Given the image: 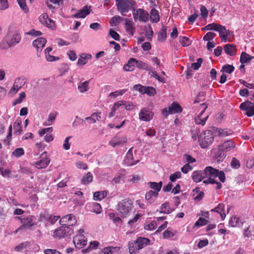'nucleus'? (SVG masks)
<instances>
[{
  "mask_svg": "<svg viewBox=\"0 0 254 254\" xmlns=\"http://www.w3.org/2000/svg\"><path fill=\"white\" fill-rule=\"evenodd\" d=\"M150 241L146 238L140 237L135 241L129 242V252L130 254H137L139 251L150 244Z\"/></svg>",
  "mask_w": 254,
  "mask_h": 254,
  "instance_id": "f257e3e1",
  "label": "nucleus"
},
{
  "mask_svg": "<svg viewBox=\"0 0 254 254\" xmlns=\"http://www.w3.org/2000/svg\"><path fill=\"white\" fill-rule=\"evenodd\" d=\"M217 172L216 169H214L211 166L206 167L204 170H202L204 179L203 182L205 184H216V189L219 190L222 188V184L220 182H217L215 180V173Z\"/></svg>",
  "mask_w": 254,
  "mask_h": 254,
  "instance_id": "f03ea898",
  "label": "nucleus"
},
{
  "mask_svg": "<svg viewBox=\"0 0 254 254\" xmlns=\"http://www.w3.org/2000/svg\"><path fill=\"white\" fill-rule=\"evenodd\" d=\"M133 203L128 198H125L120 201L117 205V210L121 214L123 218H126L129 215L132 209Z\"/></svg>",
  "mask_w": 254,
  "mask_h": 254,
  "instance_id": "7ed1b4c3",
  "label": "nucleus"
},
{
  "mask_svg": "<svg viewBox=\"0 0 254 254\" xmlns=\"http://www.w3.org/2000/svg\"><path fill=\"white\" fill-rule=\"evenodd\" d=\"M214 137L211 130L204 131L198 137L199 145L202 148H206L213 142Z\"/></svg>",
  "mask_w": 254,
  "mask_h": 254,
  "instance_id": "20e7f679",
  "label": "nucleus"
},
{
  "mask_svg": "<svg viewBox=\"0 0 254 254\" xmlns=\"http://www.w3.org/2000/svg\"><path fill=\"white\" fill-rule=\"evenodd\" d=\"M73 233V230L72 228L61 225L54 230L52 236L55 239H62L71 235Z\"/></svg>",
  "mask_w": 254,
  "mask_h": 254,
  "instance_id": "39448f33",
  "label": "nucleus"
},
{
  "mask_svg": "<svg viewBox=\"0 0 254 254\" xmlns=\"http://www.w3.org/2000/svg\"><path fill=\"white\" fill-rule=\"evenodd\" d=\"M135 5V2L133 0H123L116 2V4L118 10L123 16L125 15V13L128 12L132 8H134Z\"/></svg>",
  "mask_w": 254,
  "mask_h": 254,
  "instance_id": "423d86ee",
  "label": "nucleus"
},
{
  "mask_svg": "<svg viewBox=\"0 0 254 254\" xmlns=\"http://www.w3.org/2000/svg\"><path fill=\"white\" fill-rule=\"evenodd\" d=\"M133 89L142 94H146L149 96H154L156 93V91L153 87L143 86L140 84L134 85Z\"/></svg>",
  "mask_w": 254,
  "mask_h": 254,
  "instance_id": "0eeeda50",
  "label": "nucleus"
},
{
  "mask_svg": "<svg viewBox=\"0 0 254 254\" xmlns=\"http://www.w3.org/2000/svg\"><path fill=\"white\" fill-rule=\"evenodd\" d=\"M32 217L33 216H29L23 218H21L18 216L16 217V218L20 220L22 225L15 231V232L17 233L19 230L23 229H30L33 226H35L36 223L33 221Z\"/></svg>",
  "mask_w": 254,
  "mask_h": 254,
  "instance_id": "6e6552de",
  "label": "nucleus"
},
{
  "mask_svg": "<svg viewBox=\"0 0 254 254\" xmlns=\"http://www.w3.org/2000/svg\"><path fill=\"white\" fill-rule=\"evenodd\" d=\"M77 222L76 217L72 214L66 215L62 217L59 223L61 225H64L65 226H74Z\"/></svg>",
  "mask_w": 254,
  "mask_h": 254,
  "instance_id": "1a4fd4ad",
  "label": "nucleus"
},
{
  "mask_svg": "<svg viewBox=\"0 0 254 254\" xmlns=\"http://www.w3.org/2000/svg\"><path fill=\"white\" fill-rule=\"evenodd\" d=\"M40 22L48 28L54 30L56 29V25L55 22L50 18L47 13H43L39 17Z\"/></svg>",
  "mask_w": 254,
  "mask_h": 254,
  "instance_id": "9d476101",
  "label": "nucleus"
},
{
  "mask_svg": "<svg viewBox=\"0 0 254 254\" xmlns=\"http://www.w3.org/2000/svg\"><path fill=\"white\" fill-rule=\"evenodd\" d=\"M240 108L241 110L246 111L245 115L248 117L254 115V104L251 101H247L242 103Z\"/></svg>",
  "mask_w": 254,
  "mask_h": 254,
  "instance_id": "9b49d317",
  "label": "nucleus"
},
{
  "mask_svg": "<svg viewBox=\"0 0 254 254\" xmlns=\"http://www.w3.org/2000/svg\"><path fill=\"white\" fill-rule=\"evenodd\" d=\"M153 116V112L144 108L141 109L139 113V119L141 121L149 122L152 119Z\"/></svg>",
  "mask_w": 254,
  "mask_h": 254,
  "instance_id": "f8f14e48",
  "label": "nucleus"
},
{
  "mask_svg": "<svg viewBox=\"0 0 254 254\" xmlns=\"http://www.w3.org/2000/svg\"><path fill=\"white\" fill-rule=\"evenodd\" d=\"M200 106L203 108V110L201 111L199 115L195 118V123L197 125H204L206 120L208 118V115L203 116L204 113L206 109L207 108V106L203 103L201 104Z\"/></svg>",
  "mask_w": 254,
  "mask_h": 254,
  "instance_id": "ddd939ff",
  "label": "nucleus"
},
{
  "mask_svg": "<svg viewBox=\"0 0 254 254\" xmlns=\"http://www.w3.org/2000/svg\"><path fill=\"white\" fill-rule=\"evenodd\" d=\"M47 42L46 39L43 37L36 39L33 41V46L37 49V56H40L39 53H40Z\"/></svg>",
  "mask_w": 254,
  "mask_h": 254,
  "instance_id": "4468645a",
  "label": "nucleus"
},
{
  "mask_svg": "<svg viewBox=\"0 0 254 254\" xmlns=\"http://www.w3.org/2000/svg\"><path fill=\"white\" fill-rule=\"evenodd\" d=\"M216 31L218 32L219 34V37L221 39L222 41L226 42L227 41V36L230 34V31L227 30L225 26L218 24Z\"/></svg>",
  "mask_w": 254,
  "mask_h": 254,
  "instance_id": "2eb2a0df",
  "label": "nucleus"
},
{
  "mask_svg": "<svg viewBox=\"0 0 254 254\" xmlns=\"http://www.w3.org/2000/svg\"><path fill=\"white\" fill-rule=\"evenodd\" d=\"M73 242L77 248L81 249L87 244V240L83 235H78L73 238Z\"/></svg>",
  "mask_w": 254,
  "mask_h": 254,
  "instance_id": "dca6fc26",
  "label": "nucleus"
},
{
  "mask_svg": "<svg viewBox=\"0 0 254 254\" xmlns=\"http://www.w3.org/2000/svg\"><path fill=\"white\" fill-rule=\"evenodd\" d=\"M235 146V143L231 140H228L224 142L221 145L219 146L223 151L227 153L228 151L232 150Z\"/></svg>",
  "mask_w": 254,
  "mask_h": 254,
  "instance_id": "f3484780",
  "label": "nucleus"
},
{
  "mask_svg": "<svg viewBox=\"0 0 254 254\" xmlns=\"http://www.w3.org/2000/svg\"><path fill=\"white\" fill-rule=\"evenodd\" d=\"M126 142V137H120L119 135H117L110 140L109 143L111 146L115 147L117 145H119Z\"/></svg>",
  "mask_w": 254,
  "mask_h": 254,
  "instance_id": "a211bd4d",
  "label": "nucleus"
},
{
  "mask_svg": "<svg viewBox=\"0 0 254 254\" xmlns=\"http://www.w3.org/2000/svg\"><path fill=\"white\" fill-rule=\"evenodd\" d=\"M90 12V7L88 8V6H84L82 9H80L78 12L74 14L73 16V17L79 18H84Z\"/></svg>",
  "mask_w": 254,
  "mask_h": 254,
  "instance_id": "6ab92c4d",
  "label": "nucleus"
},
{
  "mask_svg": "<svg viewBox=\"0 0 254 254\" xmlns=\"http://www.w3.org/2000/svg\"><path fill=\"white\" fill-rule=\"evenodd\" d=\"M182 111V108L181 106L177 102H174L168 108L169 114H174L181 113Z\"/></svg>",
  "mask_w": 254,
  "mask_h": 254,
  "instance_id": "aec40b11",
  "label": "nucleus"
},
{
  "mask_svg": "<svg viewBox=\"0 0 254 254\" xmlns=\"http://www.w3.org/2000/svg\"><path fill=\"white\" fill-rule=\"evenodd\" d=\"M158 195V193H157V192H155L151 190L146 192L145 198L149 203L151 204L154 202L155 199L154 198H156Z\"/></svg>",
  "mask_w": 254,
  "mask_h": 254,
  "instance_id": "412c9836",
  "label": "nucleus"
},
{
  "mask_svg": "<svg viewBox=\"0 0 254 254\" xmlns=\"http://www.w3.org/2000/svg\"><path fill=\"white\" fill-rule=\"evenodd\" d=\"M202 170L194 171L191 175L193 181L195 183H199L204 179Z\"/></svg>",
  "mask_w": 254,
  "mask_h": 254,
  "instance_id": "4be33fe9",
  "label": "nucleus"
},
{
  "mask_svg": "<svg viewBox=\"0 0 254 254\" xmlns=\"http://www.w3.org/2000/svg\"><path fill=\"white\" fill-rule=\"evenodd\" d=\"M150 21L152 23H157L160 20V15L159 13V11L153 8L151 9L150 11Z\"/></svg>",
  "mask_w": 254,
  "mask_h": 254,
  "instance_id": "5701e85b",
  "label": "nucleus"
},
{
  "mask_svg": "<svg viewBox=\"0 0 254 254\" xmlns=\"http://www.w3.org/2000/svg\"><path fill=\"white\" fill-rule=\"evenodd\" d=\"M137 14L139 15V21L146 22L148 20L149 14L143 9L139 8L137 10Z\"/></svg>",
  "mask_w": 254,
  "mask_h": 254,
  "instance_id": "b1692460",
  "label": "nucleus"
},
{
  "mask_svg": "<svg viewBox=\"0 0 254 254\" xmlns=\"http://www.w3.org/2000/svg\"><path fill=\"white\" fill-rule=\"evenodd\" d=\"M211 211L216 212L219 214L222 220H224L225 218L226 215L224 213V204L223 203L219 204L217 207L211 209Z\"/></svg>",
  "mask_w": 254,
  "mask_h": 254,
  "instance_id": "393cba45",
  "label": "nucleus"
},
{
  "mask_svg": "<svg viewBox=\"0 0 254 254\" xmlns=\"http://www.w3.org/2000/svg\"><path fill=\"white\" fill-rule=\"evenodd\" d=\"M225 53L229 56H233L236 53L237 49L233 44H226L224 46Z\"/></svg>",
  "mask_w": 254,
  "mask_h": 254,
  "instance_id": "a878e982",
  "label": "nucleus"
},
{
  "mask_svg": "<svg viewBox=\"0 0 254 254\" xmlns=\"http://www.w3.org/2000/svg\"><path fill=\"white\" fill-rule=\"evenodd\" d=\"M125 28L127 32L131 35H133L135 31V28L133 26L132 22L127 18L125 19Z\"/></svg>",
  "mask_w": 254,
  "mask_h": 254,
  "instance_id": "bb28decb",
  "label": "nucleus"
},
{
  "mask_svg": "<svg viewBox=\"0 0 254 254\" xmlns=\"http://www.w3.org/2000/svg\"><path fill=\"white\" fill-rule=\"evenodd\" d=\"M101 112L93 113L90 117H86L85 120L89 121V124H94L96 121H100Z\"/></svg>",
  "mask_w": 254,
  "mask_h": 254,
  "instance_id": "cd10ccee",
  "label": "nucleus"
},
{
  "mask_svg": "<svg viewBox=\"0 0 254 254\" xmlns=\"http://www.w3.org/2000/svg\"><path fill=\"white\" fill-rule=\"evenodd\" d=\"M135 62V59L130 58L127 63L124 65L123 68L124 70L127 71H132L134 69Z\"/></svg>",
  "mask_w": 254,
  "mask_h": 254,
  "instance_id": "c85d7f7f",
  "label": "nucleus"
},
{
  "mask_svg": "<svg viewBox=\"0 0 254 254\" xmlns=\"http://www.w3.org/2000/svg\"><path fill=\"white\" fill-rule=\"evenodd\" d=\"M174 209L170 207L168 202H166L161 205L160 213L169 214L172 212Z\"/></svg>",
  "mask_w": 254,
  "mask_h": 254,
  "instance_id": "c756f323",
  "label": "nucleus"
},
{
  "mask_svg": "<svg viewBox=\"0 0 254 254\" xmlns=\"http://www.w3.org/2000/svg\"><path fill=\"white\" fill-rule=\"evenodd\" d=\"M254 58V57H251L247 53L243 52L240 56V62L241 64H245L250 62Z\"/></svg>",
  "mask_w": 254,
  "mask_h": 254,
  "instance_id": "7c9ffc66",
  "label": "nucleus"
},
{
  "mask_svg": "<svg viewBox=\"0 0 254 254\" xmlns=\"http://www.w3.org/2000/svg\"><path fill=\"white\" fill-rule=\"evenodd\" d=\"M149 187L154 190L155 192H158L161 190L162 187V182H160L159 183L149 182L148 183Z\"/></svg>",
  "mask_w": 254,
  "mask_h": 254,
  "instance_id": "2f4dec72",
  "label": "nucleus"
},
{
  "mask_svg": "<svg viewBox=\"0 0 254 254\" xmlns=\"http://www.w3.org/2000/svg\"><path fill=\"white\" fill-rule=\"evenodd\" d=\"M167 27L166 26H163L162 27L158 35V40L159 41L163 42L165 41L167 37Z\"/></svg>",
  "mask_w": 254,
  "mask_h": 254,
  "instance_id": "473e14b6",
  "label": "nucleus"
},
{
  "mask_svg": "<svg viewBox=\"0 0 254 254\" xmlns=\"http://www.w3.org/2000/svg\"><path fill=\"white\" fill-rule=\"evenodd\" d=\"M138 162L139 160H137L135 162L133 161V154H129V153L126 154L125 162L127 166H133L135 165Z\"/></svg>",
  "mask_w": 254,
  "mask_h": 254,
  "instance_id": "72a5a7b5",
  "label": "nucleus"
},
{
  "mask_svg": "<svg viewBox=\"0 0 254 254\" xmlns=\"http://www.w3.org/2000/svg\"><path fill=\"white\" fill-rule=\"evenodd\" d=\"M226 156V153L218 147V150L215 155V157L217 159V161L222 162Z\"/></svg>",
  "mask_w": 254,
  "mask_h": 254,
  "instance_id": "f704fd0d",
  "label": "nucleus"
},
{
  "mask_svg": "<svg viewBox=\"0 0 254 254\" xmlns=\"http://www.w3.org/2000/svg\"><path fill=\"white\" fill-rule=\"evenodd\" d=\"M50 163L48 159H41L35 163V167L38 169H42L47 167Z\"/></svg>",
  "mask_w": 254,
  "mask_h": 254,
  "instance_id": "c9c22d12",
  "label": "nucleus"
},
{
  "mask_svg": "<svg viewBox=\"0 0 254 254\" xmlns=\"http://www.w3.org/2000/svg\"><path fill=\"white\" fill-rule=\"evenodd\" d=\"M107 195V192L105 190L96 191L93 194V198L96 200H101Z\"/></svg>",
  "mask_w": 254,
  "mask_h": 254,
  "instance_id": "e433bc0d",
  "label": "nucleus"
},
{
  "mask_svg": "<svg viewBox=\"0 0 254 254\" xmlns=\"http://www.w3.org/2000/svg\"><path fill=\"white\" fill-rule=\"evenodd\" d=\"M91 56L86 54H83L78 59L77 64L79 65H83L85 64L87 62V59H90Z\"/></svg>",
  "mask_w": 254,
  "mask_h": 254,
  "instance_id": "4c0bfd02",
  "label": "nucleus"
},
{
  "mask_svg": "<svg viewBox=\"0 0 254 254\" xmlns=\"http://www.w3.org/2000/svg\"><path fill=\"white\" fill-rule=\"evenodd\" d=\"M58 115L57 112H53L51 113L48 117V119L44 123L45 126H50L53 124V122L56 119V118Z\"/></svg>",
  "mask_w": 254,
  "mask_h": 254,
  "instance_id": "58836bf2",
  "label": "nucleus"
},
{
  "mask_svg": "<svg viewBox=\"0 0 254 254\" xmlns=\"http://www.w3.org/2000/svg\"><path fill=\"white\" fill-rule=\"evenodd\" d=\"M21 40V36L19 34H14L13 35L11 38L8 40L10 45L11 46H15L16 44L19 43Z\"/></svg>",
  "mask_w": 254,
  "mask_h": 254,
  "instance_id": "ea45409f",
  "label": "nucleus"
},
{
  "mask_svg": "<svg viewBox=\"0 0 254 254\" xmlns=\"http://www.w3.org/2000/svg\"><path fill=\"white\" fill-rule=\"evenodd\" d=\"M93 176L90 172H88L81 180V184L87 185L93 181Z\"/></svg>",
  "mask_w": 254,
  "mask_h": 254,
  "instance_id": "a19ab883",
  "label": "nucleus"
},
{
  "mask_svg": "<svg viewBox=\"0 0 254 254\" xmlns=\"http://www.w3.org/2000/svg\"><path fill=\"white\" fill-rule=\"evenodd\" d=\"M91 211L97 214L100 213L102 211V207L101 205L97 202H93L91 204Z\"/></svg>",
  "mask_w": 254,
  "mask_h": 254,
  "instance_id": "79ce46f5",
  "label": "nucleus"
},
{
  "mask_svg": "<svg viewBox=\"0 0 254 254\" xmlns=\"http://www.w3.org/2000/svg\"><path fill=\"white\" fill-rule=\"evenodd\" d=\"M21 120H17L14 123L13 128L14 129L15 133L17 134H20L22 132V127H21Z\"/></svg>",
  "mask_w": 254,
  "mask_h": 254,
  "instance_id": "37998d69",
  "label": "nucleus"
},
{
  "mask_svg": "<svg viewBox=\"0 0 254 254\" xmlns=\"http://www.w3.org/2000/svg\"><path fill=\"white\" fill-rule=\"evenodd\" d=\"M0 174L3 177L8 178H12L11 171L8 169H4L3 167H0Z\"/></svg>",
  "mask_w": 254,
  "mask_h": 254,
  "instance_id": "c03bdc74",
  "label": "nucleus"
},
{
  "mask_svg": "<svg viewBox=\"0 0 254 254\" xmlns=\"http://www.w3.org/2000/svg\"><path fill=\"white\" fill-rule=\"evenodd\" d=\"M179 42L183 47H187L190 44L189 38L186 36H180Z\"/></svg>",
  "mask_w": 254,
  "mask_h": 254,
  "instance_id": "a18cd8bd",
  "label": "nucleus"
},
{
  "mask_svg": "<svg viewBox=\"0 0 254 254\" xmlns=\"http://www.w3.org/2000/svg\"><path fill=\"white\" fill-rule=\"evenodd\" d=\"M135 65L138 68L146 70H149L148 64L141 61H137L136 60Z\"/></svg>",
  "mask_w": 254,
  "mask_h": 254,
  "instance_id": "49530a36",
  "label": "nucleus"
},
{
  "mask_svg": "<svg viewBox=\"0 0 254 254\" xmlns=\"http://www.w3.org/2000/svg\"><path fill=\"white\" fill-rule=\"evenodd\" d=\"M17 1L20 7V8L25 13H28L29 11V8L26 3V0H17Z\"/></svg>",
  "mask_w": 254,
  "mask_h": 254,
  "instance_id": "de8ad7c7",
  "label": "nucleus"
},
{
  "mask_svg": "<svg viewBox=\"0 0 254 254\" xmlns=\"http://www.w3.org/2000/svg\"><path fill=\"white\" fill-rule=\"evenodd\" d=\"M234 69L235 67L233 65L227 64L223 66L221 71L230 74Z\"/></svg>",
  "mask_w": 254,
  "mask_h": 254,
  "instance_id": "09e8293b",
  "label": "nucleus"
},
{
  "mask_svg": "<svg viewBox=\"0 0 254 254\" xmlns=\"http://www.w3.org/2000/svg\"><path fill=\"white\" fill-rule=\"evenodd\" d=\"M217 172L215 173V178L216 177H218L219 179L221 182L224 183L225 182L226 178L224 172L223 171H219L218 169H216Z\"/></svg>",
  "mask_w": 254,
  "mask_h": 254,
  "instance_id": "8fccbe9b",
  "label": "nucleus"
},
{
  "mask_svg": "<svg viewBox=\"0 0 254 254\" xmlns=\"http://www.w3.org/2000/svg\"><path fill=\"white\" fill-rule=\"evenodd\" d=\"M26 97V94L24 92H22L19 94V97L15 99L12 103L13 106H15L17 104L21 103L22 101L25 99Z\"/></svg>",
  "mask_w": 254,
  "mask_h": 254,
  "instance_id": "3c124183",
  "label": "nucleus"
},
{
  "mask_svg": "<svg viewBox=\"0 0 254 254\" xmlns=\"http://www.w3.org/2000/svg\"><path fill=\"white\" fill-rule=\"evenodd\" d=\"M109 217L111 219H112L114 223L116 224H122V219L114 213H111L109 214Z\"/></svg>",
  "mask_w": 254,
  "mask_h": 254,
  "instance_id": "603ef678",
  "label": "nucleus"
},
{
  "mask_svg": "<svg viewBox=\"0 0 254 254\" xmlns=\"http://www.w3.org/2000/svg\"><path fill=\"white\" fill-rule=\"evenodd\" d=\"M117 247H108L104 248L102 250V253L103 254H114L115 250L117 249Z\"/></svg>",
  "mask_w": 254,
  "mask_h": 254,
  "instance_id": "864d4df0",
  "label": "nucleus"
},
{
  "mask_svg": "<svg viewBox=\"0 0 254 254\" xmlns=\"http://www.w3.org/2000/svg\"><path fill=\"white\" fill-rule=\"evenodd\" d=\"M122 20L123 18L120 16H115L111 18L110 23L111 26H116L119 23L120 21Z\"/></svg>",
  "mask_w": 254,
  "mask_h": 254,
  "instance_id": "5fc2aeb1",
  "label": "nucleus"
},
{
  "mask_svg": "<svg viewBox=\"0 0 254 254\" xmlns=\"http://www.w3.org/2000/svg\"><path fill=\"white\" fill-rule=\"evenodd\" d=\"M26 79L24 76L16 78L14 81V83L18 85L20 88H22L24 85Z\"/></svg>",
  "mask_w": 254,
  "mask_h": 254,
  "instance_id": "6e6d98bb",
  "label": "nucleus"
},
{
  "mask_svg": "<svg viewBox=\"0 0 254 254\" xmlns=\"http://www.w3.org/2000/svg\"><path fill=\"white\" fill-rule=\"evenodd\" d=\"M24 154V150L22 148L15 149L12 152V155L16 157H20Z\"/></svg>",
  "mask_w": 254,
  "mask_h": 254,
  "instance_id": "4d7b16f0",
  "label": "nucleus"
},
{
  "mask_svg": "<svg viewBox=\"0 0 254 254\" xmlns=\"http://www.w3.org/2000/svg\"><path fill=\"white\" fill-rule=\"evenodd\" d=\"M216 36V34L213 32H207L203 37V40L205 41H210L213 39Z\"/></svg>",
  "mask_w": 254,
  "mask_h": 254,
  "instance_id": "13d9d810",
  "label": "nucleus"
},
{
  "mask_svg": "<svg viewBox=\"0 0 254 254\" xmlns=\"http://www.w3.org/2000/svg\"><path fill=\"white\" fill-rule=\"evenodd\" d=\"M208 222V221L206 219L202 217H200L195 223L194 225L195 226L200 227L206 225Z\"/></svg>",
  "mask_w": 254,
  "mask_h": 254,
  "instance_id": "bf43d9fd",
  "label": "nucleus"
},
{
  "mask_svg": "<svg viewBox=\"0 0 254 254\" xmlns=\"http://www.w3.org/2000/svg\"><path fill=\"white\" fill-rule=\"evenodd\" d=\"M89 82L87 81H85L78 85V89L81 92H84L87 90L88 87Z\"/></svg>",
  "mask_w": 254,
  "mask_h": 254,
  "instance_id": "052dcab7",
  "label": "nucleus"
},
{
  "mask_svg": "<svg viewBox=\"0 0 254 254\" xmlns=\"http://www.w3.org/2000/svg\"><path fill=\"white\" fill-rule=\"evenodd\" d=\"M218 24L215 23L209 24L207 25L206 26H205L204 28H202V30H214L216 31V30H217L216 29L218 26Z\"/></svg>",
  "mask_w": 254,
  "mask_h": 254,
  "instance_id": "680f3d73",
  "label": "nucleus"
},
{
  "mask_svg": "<svg viewBox=\"0 0 254 254\" xmlns=\"http://www.w3.org/2000/svg\"><path fill=\"white\" fill-rule=\"evenodd\" d=\"M205 96V93L204 92H200L198 93L197 97L194 101V103H199L202 101L204 100Z\"/></svg>",
  "mask_w": 254,
  "mask_h": 254,
  "instance_id": "e2e57ef3",
  "label": "nucleus"
},
{
  "mask_svg": "<svg viewBox=\"0 0 254 254\" xmlns=\"http://www.w3.org/2000/svg\"><path fill=\"white\" fill-rule=\"evenodd\" d=\"M202 63V59L201 58H198L197 60V62L191 64L190 68L193 70H197L201 66Z\"/></svg>",
  "mask_w": 254,
  "mask_h": 254,
  "instance_id": "0e129e2a",
  "label": "nucleus"
},
{
  "mask_svg": "<svg viewBox=\"0 0 254 254\" xmlns=\"http://www.w3.org/2000/svg\"><path fill=\"white\" fill-rule=\"evenodd\" d=\"M219 134L221 136H226L232 134V130L227 129H220L219 130Z\"/></svg>",
  "mask_w": 254,
  "mask_h": 254,
  "instance_id": "69168bd1",
  "label": "nucleus"
},
{
  "mask_svg": "<svg viewBox=\"0 0 254 254\" xmlns=\"http://www.w3.org/2000/svg\"><path fill=\"white\" fill-rule=\"evenodd\" d=\"M156 227V222L154 221L144 226V229L149 231L153 230Z\"/></svg>",
  "mask_w": 254,
  "mask_h": 254,
  "instance_id": "338daca9",
  "label": "nucleus"
},
{
  "mask_svg": "<svg viewBox=\"0 0 254 254\" xmlns=\"http://www.w3.org/2000/svg\"><path fill=\"white\" fill-rule=\"evenodd\" d=\"M44 254H62L56 249H47L44 250Z\"/></svg>",
  "mask_w": 254,
  "mask_h": 254,
  "instance_id": "774afa93",
  "label": "nucleus"
}]
</instances>
